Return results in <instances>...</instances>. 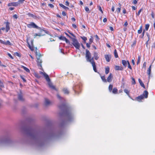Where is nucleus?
Instances as JSON below:
<instances>
[{
  "label": "nucleus",
  "instance_id": "14",
  "mask_svg": "<svg viewBox=\"0 0 155 155\" xmlns=\"http://www.w3.org/2000/svg\"><path fill=\"white\" fill-rule=\"evenodd\" d=\"M112 74L110 73L108 76L107 79V81L109 82H110L112 80Z\"/></svg>",
  "mask_w": 155,
  "mask_h": 155
},
{
  "label": "nucleus",
  "instance_id": "13",
  "mask_svg": "<svg viewBox=\"0 0 155 155\" xmlns=\"http://www.w3.org/2000/svg\"><path fill=\"white\" fill-rule=\"evenodd\" d=\"M18 99L19 100L21 101H24V98L23 97L22 94L21 92H20V93L18 94Z\"/></svg>",
  "mask_w": 155,
  "mask_h": 155
},
{
  "label": "nucleus",
  "instance_id": "40",
  "mask_svg": "<svg viewBox=\"0 0 155 155\" xmlns=\"http://www.w3.org/2000/svg\"><path fill=\"white\" fill-rule=\"evenodd\" d=\"M141 57L140 56H138V57L137 61V64L138 65L140 62Z\"/></svg>",
  "mask_w": 155,
  "mask_h": 155
},
{
  "label": "nucleus",
  "instance_id": "63",
  "mask_svg": "<svg viewBox=\"0 0 155 155\" xmlns=\"http://www.w3.org/2000/svg\"><path fill=\"white\" fill-rule=\"evenodd\" d=\"M48 5L51 8H53L54 6L52 4H48Z\"/></svg>",
  "mask_w": 155,
  "mask_h": 155
},
{
  "label": "nucleus",
  "instance_id": "20",
  "mask_svg": "<svg viewBox=\"0 0 155 155\" xmlns=\"http://www.w3.org/2000/svg\"><path fill=\"white\" fill-rule=\"evenodd\" d=\"M94 58L96 60H97L99 58V57L98 56V53L96 52H94Z\"/></svg>",
  "mask_w": 155,
  "mask_h": 155
},
{
  "label": "nucleus",
  "instance_id": "15",
  "mask_svg": "<svg viewBox=\"0 0 155 155\" xmlns=\"http://www.w3.org/2000/svg\"><path fill=\"white\" fill-rule=\"evenodd\" d=\"M5 23L6 24V32H8V31L10 29V27H9V23L8 22H5Z\"/></svg>",
  "mask_w": 155,
  "mask_h": 155
},
{
  "label": "nucleus",
  "instance_id": "12",
  "mask_svg": "<svg viewBox=\"0 0 155 155\" xmlns=\"http://www.w3.org/2000/svg\"><path fill=\"white\" fill-rule=\"evenodd\" d=\"M104 57L106 61L108 62H109L110 61V59L111 58V55L105 54L104 55Z\"/></svg>",
  "mask_w": 155,
  "mask_h": 155
},
{
  "label": "nucleus",
  "instance_id": "23",
  "mask_svg": "<svg viewBox=\"0 0 155 155\" xmlns=\"http://www.w3.org/2000/svg\"><path fill=\"white\" fill-rule=\"evenodd\" d=\"M138 81L140 85L143 88H145V86L144 85V84L143 83L142 81L140 79H139Z\"/></svg>",
  "mask_w": 155,
  "mask_h": 155
},
{
  "label": "nucleus",
  "instance_id": "29",
  "mask_svg": "<svg viewBox=\"0 0 155 155\" xmlns=\"http://www.w3.org/2000/svg\"><path fill=\"white\" fill-rule=\"evenodd\" d=\"M117 89L116 88L114 87L113 90L112 92L113 94H116L117 92Z\"/></svg>",
  "mask_w": 155,
  "mask_h": 155
},
{
  "label": "nucleus",
  "instance_id": "10",
  "mask_svg": "<svg viewBox=\"0 0 155 155\" xmlns=\"http://www.w3.org/2000/svg\"><path fill=\"white\" fill-rule=\"evenodd\" d=\"M8 5V6H18V3H17V2L9 3Z\"/></svg>",
  "mask_w": 155,
  "mask_h": 155
},
{
  "label": "nucleus",
  "instance_id": "48",
  "mask_svg": "<svg viewBox=\"0 0 155 155\" xmlns=\"http://www.w3.org/2000/svg\"><path fill=\"white\" fill-rule=\"evenodd\" d=\"M132 84H135L136 83V82H135V81L134 78H132Z\"/></svg>",
  "mask_w": 155,
  "mask_h": 155
},
{
  "label": "nucleus",
  "instance_id": "4",
  "mask_svg": "<svg viewBox=\"0 0 155 155\" xmlns=\"http://www.w3.org/2000/svg\"><path fill=\"white\" fill-rule=\"evenodd\" d=\"M71 39L72 41V44L73 45L76 49H79L80 47V45L77 40L76 38H71Z\"/></svg>",
  "mask_w": 155,
  "mask_h": 155
},
{
  "label": "nucleus",
  "instance_id": "41",
  "mask_svg": "<svg viewBox=\"0 0 155 155\" xmlns=\"http://www.w3.org/2000/svg\"><path fill=\"white\" fill-rule=\"evenodd\" d=\"M149 24H147L145 25V29L146 31H147L149 27Z\"/></svg>",
  "mask_w": 155,
  "mask_h": 155
},
{
  "label": "nucleus",
  "instance_id": "61",
  "mask_svg": "<svg viewBox=\"0 0 155 155\" xmlns=\"http://www.w3.org/2000/svg\"><path fill=\"white\" fill-rule=\"evenodd\" d=\"M41 36V35H40V34H36V33H35L34 35V36H35V37H36V36Z\"/></svg>",
  "mask_w": 155,
  "mask_h": 155
},
{
  "label": "nucleus",
  "instance_id": "56",
  "mask_svg": "<svg viewBox=\"0 0 155 155\" xmlns=\"http://www.w3.org/2000/svg\"><path fill=\"white\" fill-rule=\"evenodd\" d=\"M99 7V10L102 12V13H103V12L102 10V8H101V6H99L98 7Z\"/></svg>",
  "mask_w": 155,
  "mask_h": 155
},
{
  "label": "nucleus",
  "instance_id": "62",
  "mask_svg": "<svg viewBox=\"0 0 155 155\" xmlns=\"http://www.w3.org/2000/svg\"><path fill=\"white\" fill-rule=\"evenodd\" d=\"M133 3L135 4L137 3V2L136 0H133Z\"/></svg>",
  "mask_w": 155,
  "mask_h": 155
},
{
  "label": "nucleus",
  "instance_id": "21",
  "mask_svg": "<svg viewBox=\"0 0 155 155\" xmlns=\"http://www.w3.org/2000/svg\"><path fill=\"white\" fill-rule=\"evenodd\" d=\"M62 91L65 94H68L69 93V91L67 88H63Z\"/></svg>",
  "mask_w": 155,
  "mask_h": 155
},
{
  "label": "nucleus",
  "instance_id": "1",
  "mask_svg": "<svg viewBox=\"0 0 155 155\" xmlns=\"http://www.w3.org/2000/svg\"><path fill=\"white\" fill-rule=\"evenodd\" d=\"M25 132L32 140L38 142L41 141V138L35 129L32 128H28L26 129Z\"/></svg>",
  "mask_w": 155,
  "mask_h": 155
},
{
  "label": "nucleus",
  "instance_id": "2",
  "mask_svg": "<svg viewBox=\"0 0 155 155\" xmlns=\"http://www.w3.org/2000/svg\"><path fill=\"white\" fill-rule=\"evenodd\" d=\"M15 143L14 141L8 139L6 136L0 137V147L12 146Z\"/></svg>",
  "mask_w": 155,
  "mask_h": 155
},
{
  "label": "nucleus",
  "instance_id": "24",
  "mask_svg": "<svg viewBox=\"0 0 155 155\" xmlns=\"http://www.w3.org/2000/svg\"><path fill=\"white\" fill-rule=\"evenodd\" d=\"M122 64L125 67H126L127 66V61H126L125 60H122Z\"/></svg>",
  "mask_w": 155,
  "mask_h": 155
},
{
  "label": "nucleus",
  "instance_id": "53",
  "mask_svg": "<svg viewBox=\"0 0 155 155\" xmlns=\"http://www.w3.org/2000/svg\"><path fill=\"white\" fill-rule=\"evenodd\" d=\"M27 43H28V47H29V48L31 50H33V49H32V47H31L30 44L28 42V41H27Z\"/></svg>",
  "mask_w": 155,
  "mask_h": 155
},
{
  "label": "nucleus",
  "instance_id": "28",
  "mask_svg": "<svg viewBox=\"0 0 155 155\" xmlns=\"http://www.w3.org/2000/svg\"><path fill=\"white\" fill-rule=\"evenodd\" d=\"M114 55L115 58H117L118 57V55L117 51V50L116 49L114 50Z\"/></svg>",
  "mask_w": 155,
  "mask_h": 155
},
{
  "label": "nucleus",
  "instance_id": "37",
  "mask_svg": "<svg viewBox=\"0 0 155 155\" xmlns=\"http://www.w3.org/2000/svg\"><path fill=\"white\" fill-rule=\"evenodd\" d=\"M113 88V85L111 84H110L109 86V90L110 92H111Z\"/></svg>",
  "mask_w": 155,
  "mask_h": 155
},
{
  "label": "nucleus",
  "instance_id": "43",
  "mask_svg": "<svg viewBox=\"0 0 155 155\" xmlns=\"http://www.w3.org/2000/svg\"><path fill=\"white\" fill-rule=\"evenodd\" d=\"M81 38L84 41V43L86 42V41L87 40V38L84 36L81 37Z\"/></svg>",
  "mask_w": 155,
  "mask_h": 155
},
{
  "label": "nucleus",
  "instance_id": "52",
  "mask_svg": "<svg viewBox=\"0 0 155 155\" xmlns=\"http://www.w3.org/2000/svg\"><path fill=\"white\" fill-rule=\"evenodd\" d=\"M89 43L91 44L93 42V39L92 37L91 38L89 39Z\"/></svg>",
  "mask_w": 155,
  "mask_h": 155
},
{
  "label": "nucleus",
  "instance_id": "34",
  "mask_svg": "<svg viewBox=\"0 0 155 155\" xmlns=\"http://www.w3.org/2000/svg\"><path fill=\"white\" fill-rule=\"evenodd\" d=\"M53 136V134H50L48 135V136L46 137V138L47 139H49L51 138Z\"/></svg>",
  "mask_w": 155,
  "mask_h": 155
},
{
  "label": "nucleus",
  "instance_id": "38",
  "mask_svg": "<svg viewBox=\"0 0 155 155\" xmlns=\"http://www.w3.org/2000/svg\"><path fill=\"white\" fill-rule=\"evenodd\" d=\"M5 45H12V44L9 41H6V43H5Z\"/></svg>",
  "mask_w": 155,
  "mask_h": 155
},
{
  "label": "nucleus",
  "instance_id": "16",
  "mask_svg": "<svg viewBox=\"0 0 155 155\" xmlns=\"http://www.w3.org/2000/svg\"><path fill=\"white\" fill-rule=\"evenodd\" d=\"M42 73L43 74V75L44 76L45 78V79H46L47 81H50V80L48 75H47L46 73H43L42 72Z\"/></svg>",
  "mask_w": 155,
  "mask_h": 155
},
{
  "label": "nucleus",
  "instance_id": "51",
  "mask_svg": "<svg viewBox=\"0 0 155 155\" xmlns=\"http://www.w3.org/2000/svg\"><path fill=\"white\" fill-rule=\"evenodd\" d=\"M20 77L24 82H25L26 81V80L22 76H20Z\"/></svg>",
  "mask_w": 155,
  "mask_h": 155
},
{
  "label": "nucleus",
  "instance_id": "46",
  "mask_svg": "<svg viewBox=\"0 0 155 155\" xmlns=\"http://www.w3.org/2000/svg\"><path fill=\"white\" fill-rule=\"evenodd\" d=\"M0 42L2 44L5 45L6 41H3L2 40L0 39Z\"/></svg>",
  "mask_w": 155,
  "mask_h": 155
},
{
  "label": "nucleus",
  "instance_id": "7",
  "mask_svg": "<svg viewBox=\"0 0 155 155\" xmlns=\"http://www.w3.org/2000/svg\"><path fill=\"white\" fill-rule=\"evenodd\" d=\"M27 26L28 27L30 28H36L38 29H40V28L34 22H31L30 24L28 25Z\"/></svg>",
  "mask_w": 155,
  "mask_h": 155
},
{
  "label": "nucleus",
  "instance_id": "32",
  "mask_svg": "<svg viewBox=\"0 0 155 155\" xmlns=\"http://www.w3.org/2000/svg\"><path fill=\"white\" fill-rule=\"evenodd\" d=\"M25 0H18V1L17 2V3H18V5L21 4H22Z\"/></svg>",
  "mask_w": 155,
  "mask_h": 155
},
{
  "label": "nucleus",
  "instance_id": "45",
  "mask_svg": "<svg viewBox=\"0 0 155 155\" xmlns=\"http://www.w3.org/2000/svg\"><path fill=\"white\" fill-rule=\"evenodd\" d=\"M127 64L128 65V68L130 69H132V68L131 66H130V63L128 61H127Z\"/></svg>",
  "mask_w": 155,
  "mask_h": 155
},
{
  "label": "nucleus",
  "instance_id": "49",
  "mask_svg": "<svg viewBox=\"0 0 155 155\" xmlns=\"http://www.w3.org/2000/svg\"><path fill=\"white\" fill-rule=\"evenodd\" d=\"M65 37L64 36H61L60 37V39L61 40L64 41L65 39Z\"/></svg>",
  "mask_w": 155,
  "mask_h": 155
},
{
  "label": "nucleus",
  "instance_id": "22",
  "mask_svg": "<svg viewBox=\"0 0 155 155\" xmlns=\"http://www.w3.org/2000/svg\"><path fill=\"white\" fill-rule=\"evenodd\" d=\"M27 15L29 16L32 17L33 18L35 19H36L38 18V17L34 15V14H31L30 13H28Z\"/></svg>",
  "mask_w": 155,
  "mask_h": 155
},
{
  "label": "nucleus",
  "instance_id": "64",
  "mask_svg": "<svg viewBox=\"0 0 155 155\" xmlns=\"http://www.w3.org/2000/svg\"><path fill=\"white\" fill-rule=\"evenodd\" d=\"M64 41H65L66 43H69V40L66 38H65V39Z\"/></svg>",
  "mask_w": 155,
  "mask_h": 155
},
{
  "label": "nucleus",
  "instance_id": "35",
  "mask_svg": "<svg viewBox=\"0 0 155 155\" xmlns=\"http://www.w3.org/2000/svg\"><path fill=\"white\" fill-rule=\"evenodd\" d=\"M142 26H141L140 28V29L138 30V33L140 34L142 32Z\"/></svg>",
  "mask_w": 155,
  "mask_h": 155
},
{
  "label": "nucleus",
  "instance_id": "58",
  "mask_svg": "<svg viewBox=\"0 0 155 155\" xmlns=\"http://www.w3.org/2000/svg\"><path fill=\"white\" fill-rule=\"evenodd\" d=\"M57 98H58L59 99H61V96L58 94H57Z\"/></svg>",
  "mask_w": 155,
  "mask_h": 155
},
{
  "label": "nucleus",
  "instance_id": "11",
  "mask_svg": "<svg viewBox=\"0 0 155 155\" xmlns=\"http://www.w3.org/2000/svg\"><path fill=\"white\" fill-rule=\"evenodd\" d=\"M47 82H48V85L51 88L55 90H56L55 87L53 85L52 83L51 82L50 80Z\"/></svg>",
  "mask_w": 155,
  "mask_h": 155
},
{
  "label": "nucleus",
  "instance_id": "19",
  "mask_svg": "<svg viewBox=\"0 0 155 155\" xmlns=\"http://www.w3.org/2000/svg\"><path fill=\"white\" fill-rule=\"evenodd\" d=\"M37 63L38 66H40L41 67V63H42V60L40 58H37Z\"/></svg>",
  "mask_w": 155,
  "mask_h": 155
},
{
  "label": "nucleus",
  "instance_id": "26",
  "mask_svg": "<svg viewBox=\"0 0 155 155\" xmlns=\"http://www.w3.org/2000/svg\"><path fill=\"white\" fill-rule=\"evenodd\" d=\"M59 107L60 109H66V106L64 104H63L61 106H59Z\"/></svg>",
  "mask_w": 155,
  "mask_h": 155
},
{
  "label": "nucleus",
  "instance_id": "9",
  "mask_svg": "<svg viewBox=\"0 0 155 155\" xmlns=\"http://www.w3.org/2000/svg\"><path fill=\"white\" fill-rule=\"evenodd\" d=\"M90 63L92 64L94 71L96 72H97V70L96 69L95 63L94 61H92L91 62H90Z\"/></svg>",
  "mask_w": 155,
  "mask_h": 155
},
{
  "label": "nucleus",
  "instance_id": "17",
  "mask_svg": "<svg viewBox=\"0 0 155 155\" xmlns=\"http://www.w3.org/2000/svg\"><path fill=\"white\" fill-rule=\"evenodd\" d=\"M51 103V102L47 98H45V105L48 106L50 105Z\"/></svg>",
  "mask_w": 155,
  "mask_h": 155
},
{
  "label": "nucleus",
  "instance_id": "39",
  "mask_svg": "<svg viewBox=\"0 0 155 155\" xmlns=\"http://www.w3.org/2000/svg\"><path fill=\"white\" fill-rule=\"evenodd\" d=\"M101 78L104 82H107L104 76L101 77Z\"/></svg>",
  "mask_w": 155,
  "mask_h": 155
},
{
  "label": "nucleus",
  "instance_id": "6",
  "mask_svg": "<svg viewBox=\"0 0 155 155\" xmlns=\"http://www.w3.org/2000/svg\"><path fill=\"white\" fill-rule=\"evenodd\" d=\"M148 93L147 91H145L143 94L140 95V96H138L137 99V100L139 101H140V100L143 99L144 97L145 98H147L148 97Z\"/></svg>",
  "mask_w": 155,
  "mask_h": 155
},
{
  "label": "nucleus",
  "instance_id": "3",
  "mask_svg": "<svg viewBox=\"0 0 155 155\" xmlns=\"http://www.w3.org/2000/svg\"><path fill=\"white\" fill-rule=\"evenodd\" d=\"M86 60L87 62H91L94 61V57L91 58V53L90 51L87 49L86 50Z\"/></svg>",
  "mask_w": 155,
  "mask_h": 155
},
{
  "label": "nucleus",
  "instance_id": "47",
  "mask_svg": "<svg viewBox=\"0 0 155 155\" xmlns=\"http://www.w3.org/2000/svg\"><path fill=\"white\" fill-rule=\"evenodd\" d=\"M120 7L118 8H117L116 10V11L118 13H119L120 12Z\"/></svg>",
  "mask_w": 155,
  "mask_h": 155
},
{
  "label": "nucleus",
  "instance_id": "50",
  "mask_svg": "<svg viewBox=\"0 0 155 155\" xmlns=\"http://www.w3.org/2000/svg\"><path fill=\"white\" fill-rule=\"evenodd\" d=\"M85 11L86 12H90L89 8L87 7H85Z\"/></svg>",
  "mask_w": 155,
  "mask_h": 155
},
{
  "label": "nucleus",
  "instance_id": "55",
  "mask_svg": "<svg viewBox=\"0 0 155 155\" xmlns=\"http://www.w3.org/2000/svg\"><path fill=\"white\" fill-rule=\"evenodd\" d=\"M13 17L15 19H17L18 18V16L16 14H15L13 16Z\"/></svg>",
  "mask_w": 155,
  "mask_h": 155
},
{
  "label": "nucleus",
  "instance_id": "31",
  "mask_svg": "<svg viewBox=\"0 0 155 155\" xmlns=\"http://www.w3.org/2000/svg\"><path fill=\"white\" fill-rule=\"evenodd\" d=\"M4 87V85H3V83L2 82V81L0 80V90H1L2 88Z\"/></svg>",
  "mask_w": 155,
  "mask_h": 155
},
{
  "label": "nucleus",
  "instance_id": "5",
  "mask_svg": "<svg viewBox=\"0 0 155 155\" xmlns=\"http://www.w3.org/2000/svg\"><path fill=\"white\" fill-rule=\"evenodd\" d=\"M65 116L67 121H70L72 120L73 119V115L71 113L70 111H66Z\"/></svg>",
  "mask_w": 155,
  "mask_h": 155
},
{
  "label": "nucleus",
  "instance_id": "44",
  "mask_svg": "<svg viewBox=\"0 0 155 155\" xmlns=\"http://www.w3.org/2000/svg\"><path fill=\"white\" fill-rule=\"evenodd\" d=\"M143 9L142 8H141L140 9L139 11L138 12V13H137V15H138V16H139L140 12H142V11Z\"/></svg>",
  "mask_w": 155,
  "mask_h": 155
},
{
  "label": "nucleus",
  "instance_id": "60",
  "mask_svg": "<svg viewBox=\"0 0 155 155\" xmlns=\"http://www.w3.org/2000/svg\"><path fill=\"white\" fill-rule=\"evenodd\" d=\"M62 15L64 16H65L66 15V12L64 11H63L62 12Z\"/></svg>",
  "mask_w": 155,
  "mask_h": 155
},
{
  "label": "nucleus",
  "instance_id": "54",
  "mask_svg": "<svg viewBox=\"0 0 155 155\" xmlns=\"http://www.w3.org/2000/svg\"><path fill=\"white\" fill-rule=\"evenodd\" d=\"M15 55L18 57H21L20 54L17 52H16L15 53Z\"/></svg>",
  "mask_w": 155,
  "mask_h": 155
},
{
  "label": "nucleus",
  "instance_id": "33",
  "mask_svg": "<svg viewBox=\"0 0 155 155\" xmlns=\"http://www.w3.org/2000/svg\"><path fill=\"white\" fill-rule=\"evenodd\" d=\"M109 70L110 69L109 67H107L105 68V73L106 74H107L109 73Z\"/></svg>",
  "mask_w": 155,
  "mask_h": 155
},
{
  "label": "nucleus",
  "instance_id": "36",
  "mask_svg": "<svg viewBox=\"0 0 155 155\" xmlns=\"http://www.w3.org/2000/svg\"><path fill=\"white\" fill-rule=\"evenodd\" d=\"M36 55L37 56V58H40L42 56V55L41 54L39 53H38L37 52H36Z\"/></svg>",
  "mask_w": 155,
  "mask_h": 155
},
{
  "label": "nucleus",
  "instance_id": "30",
  "mask_svg": "<svg viewBox=\"0 0 155 155\" xmlns=\"http://www.w3.org/2000/svg\"><path fill=\"white\" fill-rule=\"evenodd\" d=\"M151 66H150L149 68H148L147 71V73L149 75V76L150 75V74L151 73Z\"/></svg>",
  "mask_w": 155,
  "mask_h": 155
},
{
  "label": "nucleus",
  "instance_id": "57",
  "mask_svg": "<svg viewBox=\"0 0 155 155\" xmlns=\"http://www.w3.org/2000/svg\"><path fill=\"white\" fill-rule=\"evenodd\" d=\"M91 44H90L89 43H87L86 44V46H87V47L88 48H90V47Z\"/></svg>",
  "mask_w": 155,
  "mask_h": 155
},
{
  "label": "nucleus",
  "instance_id": "59",
  "mask_svg": "<svg viewBox=\"0 0 155 155\" xmlns=\"http://www.w3.org/2000/svg\"><path fill=\"white\" fill-rule=\"evenodd\" d=\"M134 60H135L134 58V59H133L132 60V63L133 65H134L135 64V62H134Z\"/></svg>",
  "mask_w": 155,
  "mask_h": 155
},
{
  "label": "nucleus",
  "instance_id": "27",
  "mask_svg": "<svg viewBox=\"0 0 155 155\" xmlns=\"http://www.w3.org/2000/svg\"><path fill=\"white\" fill-rule=\"evenodd\" d=\"M21 68H23L25 70L26 72H30L29 70L26 67L23 66H21Z\"/></svg>",
  "mask_w": 155,
  "mask_h": 155
},
{
  "label": "nucleus",
  "instance_id": "25",
  "mask_svg": "<svg viewBox=\"0 0 155 155\" xmlns=\"http://www.w3.org/2000/svg\"><path fill=\"white\" fill-rule=\"evenodd\" d=\"M59 5L60 6H61V7H62V8H63L64 9H67V10H68L69 9V8H68V7H66L65 6H64L62 4H59Z\"/></svg>",
  "mask_w": 155,
  "mask_h": 155
},
{
  "label": "nucleus",
  "instance_id": "18",
  "mask_svg": "<svg viewBox=\"0 0 155 155\" xmlns=\"http://www.w3.org/2000/svg\"><path fill=\"white\" fill-rule=\"evenodd\" d=\"M115 69L116 71H121L123 69V68L121 66L116 65L115 66Z\"/></svg>",
  "mask_w": 155,
  "mask_h": 155
},
{
  "label": "nucleus",
  "instance_id": "8",
  "mask_svg": "<svg viewBox=\"0 0 155 155\" xmlns=\"http://www.w3.org/2000/svg\"><path fill=\"white\" fill-rule=\"evenodd\" d=\"M79 88L80 87L78 85H75L73 87V89L76 94H78V89H79Z\"/></svg>",
  "mask_w": 155,
  "mask_h": 155
},
{
  "label": "nucleus",
  "instance_id": "42",
  "mask_svg": "<svg viewBox=\"0 0 155 155\" xmlns=\"http://www.w3.org/2000/svg\"><path fill=\"white\" fill-rule=\"evenodd\" d=\"M124 91L125 93L126 94H127L128 95H129V91L127 89H125L124 90Z\"/></svg>",
  "mask_w": 155,
  "mask_h": 155
}]
</instances>
